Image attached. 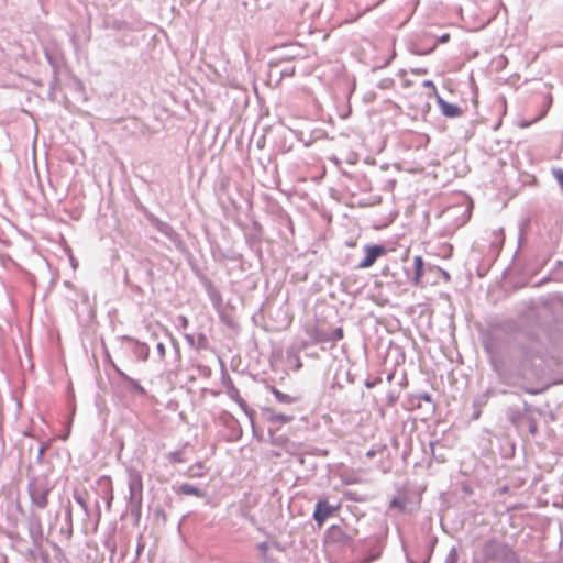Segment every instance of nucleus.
Listing matches in <instances>:
<instances>
[{
	"mask_svg": "<svg viewBox=\"0 0 563 563\" xmlns=\"http://www.w3.org/2000/svg\"><path fill=\"white\" fill-rule=\"evenodd\" d=\"M423 85H424V87L430 88L433 92H437V87H435V85H434V82H433V81H431V80H426V81L423 82Z\"/></svg>",
	"mask_w": 563,
	"mask_h": 563,
	"instance_id": "15",
	"label": "nucleus"
},
{
	"mask_svg": "<svg viewBox=\"0 0 563 563\" xmlns=\"http://www.w3.org/2000/svg\"><path fill=\"white\" fill-rule=\"evenodd\" d=\"M316 341H317V342H328V341H332V340H331V335H330V334L320 333V334L316 338Z\"/></svg>",
	"mask_w": 563,
	"mask_h": 563,
	"instance_id": "14",
	"label": "nucleus"
},
{
	"mask_svg": "<svg viewBox=\"0 0 563 563\" xmlns=\"http://www.w3.org/2000/svg\"><path fill=\"white\" fill-rule=\"evenodd\" d=\"M366 386L371 388V387H373V384L372 383H367Z\"/></svg>",
	"mask_w": 563,
	"mask_h": 563,
	"instance_id": "21",
	"label": "nucleus"
},
{
	"mask_svg": "<svg viewBox=\"0 0 563 563\" xmlns=\"http://www.w3.org/2000/svg\"><path fill=\"white\" fill-rule=\"evenodd\" d=\"M375 454H376V451L369 450V451H367L366 456L367 457H373V456H375Z\"/></svg>",
	"mask_w": 563,
	"mask_h": 563,
	"instance_id": "17",
	"label": "nucleus"
},
{
	"mask_svg": "<svg viewBox=\"0 0 563 563\" xmlns=\"http://www.w3.org/2000/svg\"><path fill=\"white\" fill-rule=\"evenodd\" d=\"M268 420L271 422H279V423H288L292 420V417L290 416H286V415H283V413H276V412H272L271 416L268 417Z\"/></svg>",
	"mask_w": 563,
	"mask_h": 563,
	"instance_id": "9",
	"label": "nucleus"
},
{
	"mask_svg": "<svg viewBox=\"0 0 563 563\" xmlns=\"http://www.w3.org/2000/svg\"><path fill=\"white\" fill-rule=\"evenodd\" d=\"M221 319L227 323V324H230L231 325V321L229 319H227L225 317L221 316Z\"/></svg>",
	"mask_w": 563,
	"mask_h": 563,
	"instance_id": "18",
	"label": "nucleus"
},
{
	"mask_svg": "<svg viewBox=\"0 0 563 563\" xmlns=\"http://www.w3.org/2000/svg\"><path fill=\"white\" fill-rule=\"evenodd\" d=\"M553 175L563 188V169H554Z\"/></svg>",
	"mask_w": 563,
	"mask_h": 563,
	"instance_id": "13",
	"label": "nucleus"
},
{
	"mask_svg": "<svg viewBox=\"0 0 563 563\" xmlns=\"http://www.w3.org/2000/svg\"><path fill=\"white\" fill-rule=\"evenodd\" d=\"M137 483H139L140 489H142V478L140 475L137 476Z\"/></svg>",
	"mask_w": 563,
	"mask_h": 563,
	"instance_id": "19",
	"label": "nucleus"
},
{
	"mask_svg": "<svg viewBox=\"0 0 563 563\" xmlns=\"http://www.w3.org/2000/svg\"><path fill=\"white\" fill-rule=\"evenodd\" d=\"M364 251L365 257L358 264L360 268H368L373 266L379 256L386 254V249L382 245H366Z\"/></svg>",
	"mask_w": 563,
	"mask_h": 563,
	"instance_id": "3",
	"label": "nucleus"
},
{
	"mask_svg": "<svg viewBox=\"0 0 563 563\" xmlns=\"http://www.w3.org/2000/svg\"><path fill=\"white\" fill-rule=\"evenodd\" d=\"M179 492L184 495H194V496H201V492L199 488L192 486V485H189V484H183L180 487H179Z\"/></svg>",
	"mask_w": 563,
	"mask_h": 563,
	"instance_id": "8",
	"label": "nucleus"
},
{
	"mask_svg": "<svg viewBox=\"0 0 563 563\" xmlns=\"http://www.w3.org/2000/svg\"><path fill=\"white\" fill-rule=\"evenodd\" d=\"M166 457L172 464L185 462L184 453L181 451L169 452Z\"/></svg>",
	"mask_w": 563,
	"mask_h": 563,
	"instance_id": "10",
	"label": "nucleus"
},
{
	"mask_svg": "<svg viewBox=\"0 0 563 563\" xmlns=\"http://www.w3.org/2000/svg\"><path fill=\"white\" fill-rule=\"evenodd\" d=\"M271 393L275 396L276 400L278 402H282V404H291L294 401H296V398L288 395V394H285L283 391H280L279 389H277L276 387H271L269 388Z\"/></svg>",
	"mask_w": 563,
	"mask_h": 563,
	"instance_id": "6",
	"label": "nucleus"
},
{
	"mask_svg": "<svg viewBox=\"0 0 563 563\" xmlns=\"http://www.w3.org/2000/svg\"><path fill=\"white\" fill-rule=\"evenodd\" d=\"M449 40H450V34H444V35H442V36H441V38H440V41H441L442 43H445V42H448Z\"/></svg>",
	"mask_w": 563,
	"mask_h": 563,
	"instance_id": "16",
	"label": "nucleus"
},
{
	"mask_svg": "<svg viewBox=\"0 0 563 563\" xmlns=\"http://www.w3.org/2000/svg\"><path fill=\"white\" fill-rule=\"evenodd\" d=\"M52 487L47 478H36L29 484V494L32 505L44 509L48 505V495Z\"/></svg>",
	"mask_w": 563,
	"mask_h": 563,
	"instance_id": "1",
	"label": "nucleus"
},
{
	"mask_svg": "<svg viewBox=\"0 0 563 563\" xmlns=\"http://www.w3.org/2000/svg\"><path fill=\"white\" fill-rule=\"evenodd\" d=\"M415 265V275L412 277V283L415 286H419L421 283V278L423 276V258L421 256H415L413 258Z\"/></svg>",
	"mask_w": 563,
	"mask_h": 563,
	"instance_id": "5",
	"label": "nucleus"
},
{
	"mask_svg": "<svg viewBox=\"0 0 563 563\" xmlns=\"http://www.w3.org/2000/svg\"><path fill=\"white\" fill-rule=\"evenodd\" d=\"M205 470H206L205 464L201 462H197L189 467V470H188L189 476L190 477H201L205 474Z\"/></svg>",
	"mask_w": 563,
	"mask_h": 563,
	"instance_id": "7",
	"label": "nucleus"
},
{
	"mask_svg": "<svg viewBox=\"0 0 563 563\" xmlns=\"http://www.w3.org/2000/svg\"><path fill=\"white\" fill-rule=\"evenodd\" d=\"M128 379H129V382H130V384H131L132 388H133L136 393H139V394H141V395H144V394H145V389H144V388H143V387H142L137 382H135V380H133V379H131V378H128Z\"/></svg>",
	"mask_w": 563,
	"mask_h": 563,
	"instance_id": "12",
	"label": "nucleus"
},
{
	"mask_svg": "<svg viewBox=\"0 0 563 563\" xmlns=\"http://www.w3.org/2000/svg\"><path fill=\"white\" fill-rule=\"evenodd\" d=\"M529 125H530V122H523V123L520 124L521 128H527Z\"/></svg>",
	"mask_w": 563,
	"mask_h": 563,
	"instance_id": "20",
	"label": "nucleus"
},
{
	"mask_svg": "<svg viewBox=\"0 0 563 563\" xmlns=\"http://www.w3.org/2000/svg\"><path fill=\"white\" fill-rule=\"evenodd\" d=\"M331 335V340L332 341H339L341 339H343V329L342 328H336L333 330V332L330 334Z\"/></svg>",
	"mask_w": 563,
	"mask_h": 563,
	"instance_id": "11",
	"label": "nucleus"
},
{
	"mask_svg": "<svg viewBox=\"0 0 563 563\" xmlns=\"http://www.w3.org/2000/svg\"><path fill=\"white\" fill-rule=\"evenodd\" d=\"M339 509V506L333 507L329 505L327 499H321L317 503L316 509L313 512V519L317 521L318 527L321 528L324 523V521L332 516L336 510Z\"/></svg>",
	"mask_w": 563,
	"mask_h": 563,
	"instance_id": "2",
	"label": "nucleus"
},
{
	"mask_svg": "<svg viewBox=\"0 0 563 563\" xmlns=\"http://www.w3.org/2000/svg\"><path fill=\"white\" fill-rule=\"evenodd\" d=\"M438 104L440 107L441 112L448 118H456L463 113L462 109L459 106L449 103L440 97H438Z\"/></svg>",
	"mask_w": 563,
	"mask_h": 563,
	"instance_id": "4",
	"label": "nucleus"
}]
</instances>
